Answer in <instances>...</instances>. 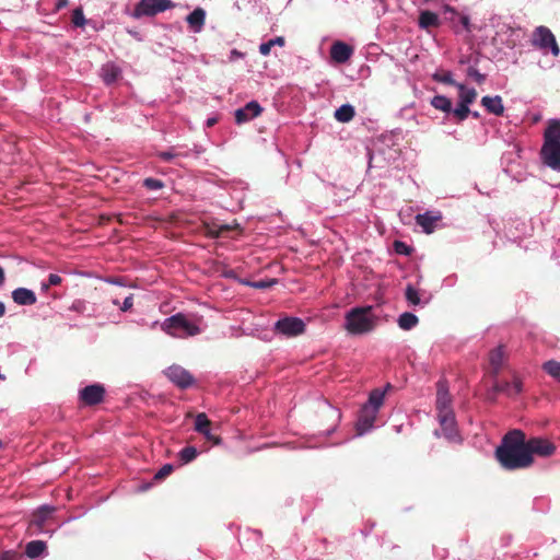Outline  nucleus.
<instances>
[{
    "label": "nucleus",
    "mask_w": 560,
    "mask_h": 560,
    "mask_svg": "<svg viewBox=\"0 0 560 560\" xmlns=\"http://www.w3.org/2000/svg\"><path fill=\"white\" fill-rule=\"evenodd\" d=\"M495 457L504 469L517 470L529 467L533 458L527 450L525 434L518 429L508 432L495 450Z\"/></svg>",
    "instance_id": "f257e3e1"
},
{
    "label": "nucleus",
    "mask_w": 560,
    "mask_h": 560,
    "mask_svg": "<svg viewBox=\"0 0 560 560\" xmlns=\"http://www.w3.org/2000/svg\"><path fill=\"white\" fill-rule=\"evenodd\" d=\"M373 305L350 308L345 314L343 328L353 336L372 332L378 324V316L373 313Z\"/></svg>",
    "instance_id": "f03ea898"
},
{
    "label": "nucleus",
    "mask_w": 560,
    "mask_h": 560,
    "mask_svg": "<svg viewBox=\"0 0 560 560\" xmlns=\"http://www.w3.org/2000/svg\"><path fill=\"white\" fill-rule=\"evenodd\" d=\"M383 405L384 390H371L368 400L359 410L355 422L357 436H363L375 428L374 423Z\"/></svg>",
    "instance_id": "7ed1b4c3"
},
{
    "label": "nucleus",
    "mask_w": 560,
    "mask_h": 560,
    "mask_svg": "<svg viewBox=\"0 0 560 560\" xmlns=\"http://www.w3.org/2000/svg\"><path fill=\"white\" fill-rule=\"evenodd\" d=\"M162 329L176 338H186L201 332L199 325L185 314L177 313L164 319Z\"/></svg>",
    "instance_id": "20e7f679"
},
{
    "label": "nucleus",
    "mask_w": 560,
    "mask_h": 560,
    "mask_svg": "<svg viewBox=\"0 0 560 560\" xmlns=\"http://www.w3.org/2000/svg\"><path fill=\"white\" fill-rule=\"evenodd\" d=\"M440 428L433 431L436 439H445L451 444H462L464 439L459 432L455 412L436 415Z\"/></svg>",
    "instance_id": "39448f33"
},
{
    "label": "nucleus",
    "mask_w": 560,
    "mask_h": 560,
    "mask_svg": "<svg viewBox=\"0 0 560 560\" xmlns=\"http://www.w3.org/2000/svg\"><path fill=\"white\" fill-rule=\"evenodd\" d=\"M273 332L287 338L302 335L305 331V323L300 317L285 316L273 324Z\"/></svg>",
    "instance_id": "423d86ee"
},
{
    "label": "nucleus",
    "mask_w": 560,
    "mask_h": 560,
    "mask_svg": "<svg viewBox=\"0 0 560 560\" xmlns=\"http://www.w3.org/2000/svg\"><path fill=\"white\" fill-rule=\"evenodd\" d=\"M173 7L174 3L171 0H140L135 8L133 15L137 18L153 16Z\"/></svg>",
    "instance_id": "0eeeda50"
},
{
    "label": "nucleus",
    "mask_w": 560,
    "mask_h": 560,
    "mask_svg": "<svg viewBox=\"0 0 560 560\" xmlns=\"http://www.w3.org/2000/svg\"><path fill=\"white\" fill-rule=\"evenodd\" d=\"M452 402H453V399L450 394L448 382L445 378H440L436 382V399H435L436 415L454 413Z\"/></svg>",
    "instance_id": "6e6552de"
},
{
    "label": "nucleus",
    "mask_w": 560,
    "mask_h": 560,
    "mask_svg": "<svg viewBox=\"0 0 560 560\" xmlns=\"http://www.w3.org/2000/svg\"><path fill=\"white\" fill-rule=\"evenodd\" d=\"M55 510V506L49 504L38 506L30 521V528L34 529L35 534H48L49 536H52L54 530H47L45 528V524L51 517Z\"/></svg>",
    "instance_id": "1a4fd4ad"
},
{
    "label": "nucleus",
    "mask_w": 560,
    "mask_h": 560,
    "mask_svg": "<svg viewBox=\"0 0 560 560\" xmlns=\"http://www.w3.org/2000/svg\"><path fill=\"white\" fill-rule=\"evenodd\" d=\"M164 373L166 377L180 389H187L196 382L192 374L180 365H171L164 371Z\"/></svg>",
    "instance_id": "9d476101"
},
{
    "label": "nucleus",
    "mask_w": 560,
    "mask_h": 560,
    "mask_svg": "<svg viewBox=\"0 0 560 560\" xmlns=\"http://www.w3.org/2000/svg\"><path fill=\"white\" fill-rule=\"evenodd\" d=\"M106 389L103 384L94 383L79 390V400L85 406H95L104 400Z\"/></svg>",
    "instance_id": "9b49d317"
},
{
    "label": "nucleus",
    "mask_w": 560,
    "mask_h": 560,
    "mask_svg": "<svg viewBox=\"0 0 560 560\" xmlns=\"http://www.w3.org/2000/svg\"><path fill=\"white\" fill-rule=\"evenodd\" d=\"M194 430L213 445L222 444V439L211 432V422L205 412L197 413L195 417Z\"/></svg>",
    "instance_id": "f8f14e48"
},
{
    "label": "nucleus",
    "mask_w": 560,
    "mask_h": 560,
    "mask_svg": "<svg viewBox=\"0 0 560 560\" xmlns=\"http://www.w3.org/2000/svg\"><path fill=\"white\" fill-rule=\"evenodd\" d=\"M526 445L532 458L533 455L549 457L556 452L555 444L541 438L529 439L528 441H526Z\"/></svg>",
    "instance_id": "ddd939ff"
},
{
    "label": "nucleus",
    "mask_w": 560,
    "mask_h": 560,
    "mask_svg": "<svg viewBox=\"0 0 560 560\" xmlns=\"http://www.w3.org/2000/svg\"><path fill=\"white\" fill-rule=\"evenodd\" d=\"M320 413L330 421L329 427L322 431L320 435L329 436L337 430L340 423L342 417L341 411L339 408L331 406L327 400H325L322 405Z\"/></svg>",
    "instance_id": "4468645a"
},
{
    "label": "nucleus",
    "mask_w": 560,
    "mask_h": 560,
    "mask_svg": "<svg viewBox=\"0 0 560 560\" xmlns=\"http://www.w3.org/2000/svg\"><path fill=\"white\" fill-rule=\"evenodd\" d=\"M264 108L257 101H250L245 106L235 110L234 117L237 125L253 120L262 113Z\"/></svg>",
    "instance_id": "2eb2a0df"
},
{
    "label": "nucleus",
    "mask_w": 560,
    "mask_h": 560,
    "mask_svg": "<svg viewBox=\"0 0 560 560\" xmlns=\"http://www.w3.org/2000/svg\"><path fill=\"white\" fill-rule=\"evenodd\" d=\"M540 158L546 166L560 173V145H542Z\"/></svg>",
    "instance_id": "dca6fc26"
},
{
    "label": "nucleus",
    "mask_w": 560,
    "mask_h": 560,
    "mask_svg": "<svg viewBox=\"0 0 560 560\" xmlns=\"http://www.w3.org/2000/svg\"><path fill=\"white\" fill-rule=\"evenodd\" d=\"M441 219L442 215L439 211H425L416 215V223L424 233L430 234L434 231L436 222Z\"/></svg>",
    "instance_id": "f3484780"
},
{
    "label": "nucleus",
    "mask_w": 560,
    "mask_h": 560,
    "mask_svg": "<svg viewBox=\"0 0 560 560\" xmlns=\"http://www.w3.org/2000/svg\"><path fill=\"white\" fill-rule=\"evenodd\" d=\"M494 393H502L508 397H516L523 392V382L514 377L512 382L495 383L492 387Z\"/></svg>",
    "instance_id": "a211bd4d"
},
{
    "label": "nucleus",
    "mask_w": 560,
    "mask_h": 560,
    "mask_svg": "<svg viewBox=\"0 0 560 560\" xmlns=\"http://www.w3.org/2000/svg\"><path fill=\"white\" fill-rule=\"evenodd\" d=\"M542 145H560V119L553 118L548 121Z\"/></svg>",
    "instance_id": "6ab92c4d"
},
{
    "label": "nucleus",
    "mask_w": 560,
    "mask_h": 560,
    "mask_svg": "<svg viewBox=\"0 0 560 560\" xmlns=\"http://www.w3.org/2000/svg\"><path fill=\"white\" fill-rule=\"evenodd\" d=\"M352 52L353 49L350 45L339 40L334 43L330 48V57L334 61L338 63H343L348 61Z\"/></svg>",
    "instance_id": "aec40b11"
},
{
    "label": "nucleus",
    "mask_w": 560,
    "mask_h": 560,
    "mask_svg": "<svg viewBox=\"0 0 560 560\" xmlns=\"http://www.w3.org/2000/svg\"><path fill=\"white\" fill-rule=\"evenodd\" d=\"M14 303L21 306H30L36 303L37 298L33 290L27 288H16L12 291Z\"/></svg>",
    "instance_id": "412c9836"
},
{
    "label": "nucleus",
    "mask_w": 560,
    "mask_h": 560,
    "mask_svg": "<svg viewBox=\"0 0 560 560\" xmlns=\"http://www.w3.org/2000/svg\"><path fill=\"white\" fill-rule=\"evenodd\" d=\"M121 75V69L114 62H106L100 70V77L106 85H112Z\"/></svg>",
    "instance_id": "4be33fe9"
},
{
    "label": "nucleus",
    "mask_w": 560,
    "mask_h": 560,
    "mask_svg": "<svg viewBox=\"0 0 560 560\" xmlns=\"http://www.w3.org/2000/svg\"><path fill=\"white\" fill-rule=\"evenodd\" d=\"M532 45L544 54L550 51L553 56H558L560 52L556 37H532Z\"/></svg>",
    "instance_id": "5701e85b"
},
{
    "label": "nucleus",
    "mask_w": 560,
    "mask_h": 560,
    "mask_svg": "<svg viewBox=\"0 0 560 560\" xmlns=\"http://www.w3.org/2000/svg\"><path fill=\"white\" fill-rule=\"evenodd\" d=\"M481 104L486 108V110L490 114H493L495 116L503 115L504 112V105L502 97L499 95L495 96H489L486 95L481 98Z\"/></svg>",
    "instance_id": "b1692460"
},
{
    "label": "nucleus",
    "mask_w": 560,
    "mask_h": 560,
    "mask_svg": "<svg viewBox=\"0 0 560 560\" xmlns=\"http://www.w3.org/2000/svg\"><path fill=\"white\" fill-rule=\"evenodd\" d=\"M206 20V11L201 8H196L190 14L187 15L186 21L194 33H199L202 30Z\"/></svg>",
    "instance_id": "393cba45"
},
{
    "label": "nucleus",
    "mask_w": 560,
    "mask_h": 560,
    "mask_svg": "<svg viewBox=\"0 0 560 560\" xmlns=\"http://www.w3.org/2000/svg\"><path fill=\"white\" fill-rule=\"evenodd\" d=\"M47 545L43 540H32L25 546V553L30 559H37L45 556Z\"/></svg>",
    "instance_id": "a878e982"
},
{
    "label": "nucleus",
    "mask_w": 560,
    "mask_h": 560,
    "mask_svg": "<svg viewBox=\"0 0 560 560\" xmlns=\"http://www.w3.org/2000/svg\"><path fill=\"white\" fill-rule=\"evenodd\" d=\"M440 24L439 16L436 13L431 11H422L419 15V26L423 30H430L431 27H438Z\"/></svg>",
    "instance_id": "bb28decb"
},
{
    "label": "nucleus",
    "mask_w": 560,
    "mask_h": 560,
    "mask_svg": "<svg viewBox=\"0 0 560 560\" xmlns=\"http://www.w3.org/2000/svg\"><path fill=\"white\" fill-rule=\"evenodd\" d=\"M355 109L351 104H342L335 110V118L339 122H349L353 119Z\"/></svg>",
    "instance_id": "cd10ccee"
},
{
    "label": "nucleus",
    "mask_w": 560,
    "mask_h": 560,
    "mask_svg": "<svg viewBox=\"0 0 560 560\" xmlns=\"http://www.w3.org/2000/svg\"><path fill=\"white\" fill-rule=\"evenodd\" d=\"M397 323L402 330H411L418 325L419 318L411 312H404L399 315Z\"/></svg>",
    "instance_id": "c85d7f7f"
},
{
    "label": "nucleus",
    "mask_w": 560,
    "mask_h": 560,
    "mask_svg": "<svg viewBox=\"0 0 560 560\" xmlns=\"http://www.w3.org/2000/svg\"><path fill=\"white\" fill-rule=\"evenodd\" d=\"M158 158L164 162H171L175 158H188L190 155V151H182L179 148H171L166 151L158 152Z\"/></svg>",
    "instance_id": "c756f323"
},
{
    "label": "nucleus",
    "mask_w": 560,
    "mask_h": 560,
    "mask_svg": "<svg viewBox=\"0 0 560 560\" xmlns=\"http://www.w3.org/2000/svg\"><path fill=\"white\" fill-rule=\"evenodd\" d=\"M431 105L435 108V109H439L447 115L451 114V112L453 110V106H452V102L451 100L445 96V95H435L432 100H431Z\"/></svg>",
    "instance_id": "7c9ffc66"
},
{
    "label": "nucleus",
    "mask_w": 560,
    "mask_h": 560,
    "mask_svg": "<svg viewBox=\"0 0 560 560\" xmlns=\"http://www.w3.org/2000/svg\"><path fill=\"white\" fill-rule=\"evenodd\" d=\"M405 298H406L407 302L413 306L420 305V304L425 305L429 302V300H425L423 302L421 301L419 290L416 289L411 283H408L406 287Z\"/></svg>",
    "instance_id": "2f4dec72"
},
{
    "label": "nucleus",
    "mask_w": 560,
    "mask_h": 560,
    "mask_svg": "<svg viewBox=\"0 0 560 560\" xmlns=\"http://www.w3.org/2000/svg\"><path fill=\"white\" fill-rule=\"evenodd\" d=\"M456 88L459 91V101L460 102H463L467 105H470L471 103H474V101L476 100V96H477V92L474 88L468 89L463 83L456 84Z\"/></svg>",
    "instance_id": "473e14b6"
},
{
    "label": "nucleus",
    "mask_w": 560,
    "mask_h": 560,
    "mask_svg": "<svg viewBox=\"0 0 560 560\" xmlns=\"http://www.w3.org/2000/svg\"><path fill=\"white\" fill-rule=\"evenodd\" d=\"M542 371L552 377L556 382L560 383V362L556 360H548L542 363Z\"/></svg>",
    "instance_id": "72a5a7b5"
},
{
    "label": "nucleus",
    "mask_w": 560,
    "mask_h": 560,
    "mask_svg": "<svg viewBox=\"0 0 560 560\" xmlns=\"http://www.w3.org/2000/svg\"><path fill=\"white\" fill-rule=\"evenodd\" d=\"M199 452L195 446H186L178 453V459L183 465L189 464L195 460Z\"/></svg>",
    "instance_id": "f704fd0d"
},
{
    "label": "nucleus",
    "mask_w": 560,
    "mask_h": 560,
    "mask_svg": "<svg viewBox=\"0 0 560 560\" xmlns=\"http://www.w3.org/2000/svg\"><path fill=\"white\" fill-rule=\"evenodd\" d=\"M283 47L284 46V37H272L268 42L261 43L259 45V52L262 56H268L273 47Z\"/></svg>",
    "instance_id": "c9c22d12"
},
{
    "label": "nucleus",
    "mask_w": 560,
    "mask_h": 560,
    "mask_svg": "<svg viewBox=\"0 0 560 560\" xmlns=\"http://www.w3.org/2000/svg\"><path fill=\"white\" fill-rule=\"evenodd\" d=\"M503 357H504V350L502 346L497 347L494 350L490 353V364L494 369L495 372H498L502 364H503Z\"/></svg>",
    "instance_id": "e433bc0d"
},
{
    "label": "nucleus",
    "mask_w": 560,
    "mask_h": 560,
    "mask_svg": "<svg viewBox=\"0 0 560 560\" xmlns=\"http://www.w3.org/2000/svg\"><path fill=\"white\" fill-rule=\"evenodd\" d=\"M432 79L435 82L453 85L456 88V84H459L453 79V73L451 71H436L432 74Z\"/></svg>",
    "instance_id": "4c0bfd02"
},
{
    "label": "nucleus",
    "mask_w": 560,
    "mask_h": 560,
    "mask_svg": "<svg viewBox=\"0 0 560 560\" xmlns=\"http://www.w3.org/2000/svg\"><path fill=\"white\" fill-rule=\"evenodd\" d=\"M451 114L456 118L457 121H464L470 114L469 105L458 101V104Z\"/></svg>",
    "instance_id": "58836bf2"
},
{
    "label": "nucleus",
    "mask_w": 560,
    "mask_h": 560,
    "mask_svg": "<svg viewBox=\"0 0 560 560\" xmlns=\"http://www.w3.org/2000/svg\"><path fill=\"white\" fill-rule=\"evenodd\" d=\"M142 186L148 190L156 191L163 189L165 187V183L155 177H147L143 179Z\"/></svg>",
    "instance_id": "ea45409f"
},
{
    "label": "nucleus",
    "mask_w": 560,
    "mask_h": 560,
    "mask_svg": "<svg viewBox=\"0 0 560 560\" xmlns=\"http://www.w3.org/2000/svg\"><path fill=\"white\" fill-rule=\"evenodd\" d=\"M466 75L472 79L476 83L482 84L486 81V74L480 73L476 65H469L466 70Z\"/></svg>",
    "instance_id": "a19ab883"
},
{
    "label": "nucleus",
    "mask_w": 560,
    "mask_h": 560,
    "mask_svg": "<svg viewBox=\"0 0 560 560\" xmlns=\"http://www.w3.org/2000/svg\"><path fill=\"white\" fill-rule=\"evenodd\" d=\"M394 250L398 255L409 256L412 253V247L402 241L394 242Z\"/></svg>",
    "instance_id": "79ce46f5"
},
{
    "label": "nucleus",
    "mask_w": 560,
    "mask_h": 560,
    "mask_svg": "<svg viewBox=\"0 0 560 560\" xmlns=\"http://www.w3.org/2000/svg\"><path fill=\"white\" fill-rule=\"evenodd\" d=\"M277 280L268 279V280H259V281H246L244 282L246 285L255 288V289H268L276 284Z\"/></svg>",
    "instance_id": "37998d69"
},
{
    "label": "nucleus",
    "mask_w": 560,
    "mask_h": 560,
    "mask_svg": "<svg viewBox=\"0 0 560 560\" xmlns=\"http://www.w3.org/2000/svg\"><path fill=\"white\" fill-rule=\"evenodd\" d=\"M71 22L73 23V25L79 26V27H81L85 24L86 21H85L82 8H77L73 10Z\"/></svg>",
    "instance_id": "c03bdc74"
},
{
    "label": "nucleus",
    "mask_w": 560,
    "mask_h": 560,
    "mask_svg": "<svg viewBox=\"0 0 560 560\" xmlns=\"http://www.w3.org/2000/svg\"><path fill=\"white\" fill-rule=\"evenodd\" d=\"M174 469L172 464L163 465L154 475V479H163L168 476Z\"/></svg>",
    "instance_id": "a18cd8bd"
},
{
    "label": "nucleus",
    "mask_w": 560,
    "mask_h": 560,
    "mask_svg": "<svg viewBox=\"0 0 560 560\" xmlns=\"http://www.w3.org/2000/svg\"><path fill=\"white\" fill-rule=\"evenodd\" d=\"M133 306V295L132 294H129L128 296H126L121 303V305H119V310L121 312H128L132 308Z\"/></svg>",
    "instance_id": "49530a36"
},
{
    "label": "nucleus",
    "mask_w": 560,
    "mask_h": 560,
    "mask_svg": "<svg viewBox=\"0 0 560 560\" xmlns=\"http://www.w3.org/2000/svg\"><path fill=\"white\" fill-rule=\"evenodd\" d=\"M47 281H48V285H50V287H51V285H58V284H60V283H61V281H62V279H61V277H60L59 275H57V273H50V275L48 276Z\"/></svg>",
    "instance_id": "de8ad7c7"
},
{
    "label": "nucleus",
    "mask_w": 560,
    "mask_h": 560,
    "mask_svg": "<svg viewBox=\"0 0 560 560\" xmlns=\"http://www.w3.org/2000/svg\"><path fill=\"white\" fill-rule=\"evenodd\" d=\"M459 22L462 23V25L464 26V30L468 33H470L472 30L470 28V25H469V18L467 15H459Z\"/></svg>",
    "instance_id": "09e8293b"
},
{
    "label": "nucleus",
    "mask_w": 560,
    "mask_h": 560,
    "mask_svg": "<svg viewBox=\"0 0 560 560\" xmlns=\"http://www.w3.org/2000/svg\"><path fill=\"white\" fill-rule=\"evenodd\" d=\"M534 35H553L551 31L546 26H538L534 32Z\"/></svg>",
    "instance_id": "8fccbe9b"
},
{
    "label": "nucleus",
    "mask_w": 560,
    "mask_h": 560,
    "mask_svg": "<svg viewBox=\"0 0 560 560\" xmlns=\"http://www.w3.org/2000/svg\"><path fill=\"white\" fill-rule=\"evenodd\" d=\"M218 122V117L217 116H211V117H208L205 121V127L206 128H211L213 127L215 124Z\"/></svg>",
    "instance_id": "3c124183"
},
{
    "label": "nucleus",
    "mask_w": 560,
    "mask_h": 560,
    "mask_svg": "<svg viewBox=\"0 0 560 560\" xmlns=\"http://www.w3.org/2000/svg\"><path fill=\"white\" fill-rule=\"evenodd\" d=\"M105 281L107 283L119 285V287L124 285V282H122L121 278H107V279H105Z\"/></svg>",
    "instance_id": "603ef678"
},
{
    "label": "nucleus",
    "mask_w": 560,
    "mask_h": 560,
    "mask_svg": "<svg viewBox=\"0 0 560 560\" xmlns=\"http://www.w3.org/2000/svg\"><path fill=\"white\" fill-rule=\"evenodd\" d=\"M456 279H457L456 275H453V276H450V277L445 278L443 283L445 285H450L451 287V285H453L455 283Z\"/></svg>",
    "instance_id": "864d4df0"
},
{
    "label": "nucleus",
    "mask_w": 560,
    "mask_h": 560,
    "mask_svg": "<svg viewBox=\"0 0 560 560\" xmlns=\"http://www.w3.org/2000/svg\"><path fill=\"white\" fill-rule=\"evenodd\" d=\"M192 151L196 156H199L201 153H203L205 149L201 145L196 144Z\"/></svg>",
    "instance_id": "5fc2aeb1"
},
{
    "label": "nucleus",
    "mask_w": 560,
    "mask_h": 560,
    "mask_svg": "<svg viewBox=\"0 0 560 560\" xmlns=\"http://www.w3.org/2000/svg\"><path fill=\"white\" fill-rule=\"evenodd\" d=\"M4 281H5L4 270L0 266V288L4 284Z\"/></svg>",
    "instance_id": "6e6d98bb"
},
{
    "label": "nucleus",
    "mask_w": 560,
    "mask_h": 560,
    "mask_svg": "<svg viewBox=\"0 0 560 560\" xmlns=\"http://www.w3.org/2000/svg\"><path fill=\"white\" fill-rule=\"evenodd\" d=\"M392 388L390 383H387L383 388H374L373 390H384V396Z\"/></svg>",
    "instance_id": "4d7b16f0"
},
{
    "label": "nucleus",
    "mask_w": 560,
    "mask_h": 560,
    "mask_svg": "<svg viewBox=\"0 0 560 560\" xmlns=\"http://www.w3.org/2000/svg\"><path fill=\"white\" fill-rule=\"evenodd\" d=\"M49 288H50V285H48V281L40 283L42 291L46 292V291H48Z\"/></svg>",
    "instance_id": "13d9d810"
},
{
    "label": "nucleus",
    "mask_w": 560,
    "mask_h": 560,
    "mask_svg": "<svg viewBox=\"0 0 560 560\" xmlns=\"http://www.w3.org/2000/svg\"><path fill=\"white\" fill-rule=\"evenodd\" d=\"M243 55L241 52H238L237 50L233 49L231 51V60L234 59V57H242Z\"/></svg>",
    "instance_id": "bf43d9fd"
},
{
    "label": "nucleus",
    "mask_w": 560,
    "mask_h": 560,
    "mask_svg": "<svg viewBox=\"0 0 560 560\" xmlns=\"http://www.w3.org/2000/svg\"><path fill=\"white\" fill-rule=\"evenodd\" d=\"M231 228L229 224H223L220 226V231L218 233V236L223 232V231H229Z\"/></svg>",
    "instance_id": "052dcab7"
},
{
    "label": "nucleus",
    "mask_w": 560,
    "mask_h": 560,
    "mask_svg": "<svg viewBox=\"0 0 560 560\" xmlns=\"http://www.w3.org/2000/svg\"><path fill=\"white\" fill-rule=\"evenodd\" d=\"M5 313V305L0 301V317H2Z\"/></svg>",
    "instance_id": "680f3d73"
},
{
    "label": "nucleus",
    "mask_w": 560,
    "mask_h": 560,
    "mask_svg": "<svg viewBox=\"0 0 560 560\" xmlns=\"http://www.w3.org/2000/svg\"><path fill=\"white\" fill-rule=\"evenodd\" d=\"M68 1L67 0H59L58 1V8H62L65 5H67Z\"/></svg>",
    "instance_id": "e2e57ef3"
},
{
    "label": "nucleus",
    "mask_w": 560,
    "mask_h": 560,
    "mask_svg": "<svg viewBox=\"0 0 560 560\" xmlns=\"http://www.w3.org/2000/svg\"><path fill=\"white\" fill-rule=\"evenodd\" d=\"M445 12H451L452 14H455V11L448 5H445Z\"/></svg>",
    "instance_id": "0e129e2a"
},
{
    "label": "nucleus",
    "mask_w": 560,
    "mask_h": 560,
    "mask_svg": "<svg viewBox=\"0 0 560 560\" xmlns=\"http://www.w3.org/2000/svg\"><path fill=\"white\" fill-rule=\"evenodd\" d=\"M474 118H479V113L478 112H470V114Z\"/></svg>",
    "instance_id": "69168bd1"
},
{
    "label": "nucleus",
    "mask_w": 560,
    "mask_h": 560,
    "mask_svg": "<svg viewBox=\"0 0 560 560\" xmlns=\"http://www.w3.org/2000/svg\"><path fill=\"white\" fill-rule=\"evenodd\" d=\"M112 303H113L114 305H116V306L121 305V304L119 303V300H118V299H114V300L112 301Z\"/></svg>",
    "instance_id": "338daca9"
},
{
    "label": "nucleus",
    "mask_w": 560,
    "mask_h": 560,
    "mask_svg": "<svg viewBox=\"0 0 560 560\" xmlns=\"http://www.w3.org/2000/svg\"><path fill=\"white\" fill-rule=\"evenodd\" d=\"M0 560H11L10 557L8 555H4L0 558Z\"/></svg>",
    "instance_id": "774afa93"
}]
</instances>
